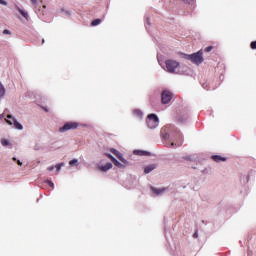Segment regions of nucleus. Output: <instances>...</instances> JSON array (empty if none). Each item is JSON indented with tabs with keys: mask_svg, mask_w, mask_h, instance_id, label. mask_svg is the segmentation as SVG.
<instances>
[{
	"mask_svg": "<svg viewBox=\"0 0 256 256\" xmlns=\"http://www.w3.org/2000/svg\"><path fill=\"white\" fill-rule=\"evenodd\" d=\"M146 123L149 129H156V127H159V117H157L155 114H150L148 115Z\"/></svg>",
	"mask_w": 256,
	"mask_h": 256,
	"instance_id": "f257e3e1",
	"label": "nucleus"
},
{
	"mask_svg": "<svg viewBox=\"0 0 256 256\" xmlns=\"http://www.w3.org/2000/svg\"><path fill=\"white\" fill-rule=\"evenodd\" d=\"M188 59H190L192 63H195V65H201L203 62V50H199L192 55H188Z\"/></svg>",
	"mask_w": 256,
	"mask_h": 256,
	"instance_id": "f03ea898",
	"label": "nucleus"
},
{
	"mask_svg": "<svg viewBox=\"0 0 256 256\" xmlns=\"http://www.w3.org/2000/svg\"><path fill=\"white\" fill-rule=\"evenodd\" d=\"M6 123H8V125H13L14 129H18V131H23V125L18 123L17 119L13 118L12 115L7 116Z\"/></svg>",
	"mask_w": 256,
	"mask_h": 256,
	"instance_id": "7ed1b4c3",
	"label": "nucleus"
},
{
	"mask_svg": "<svg viewBox=\"0 0 256 256\" xmlns=\"http://www.w3.org/2000/svg\"><path fill=\"white\" fill-rule=\"evenodd\" d=\"M165 65L168 73H175V69L179 67V62L175 60H166Z\"/></svg>",
	"mask_w": 256,
	"mask_h": 256,
	"instance_id": "20e7f679",
	"label": "nucleus"
},
{
	"mask_svg": "<svg viewBox=\"0 0 256 256\" xmlns=\"http://www.w3.org/2000/svg\"><path fill=\"white\" fill-rule=\"evenodd\" d=\"M171 99H173V93H171L169 90H164L161 94V101L163 105L171 103Z\"/></svg>",
	"mask_w": 256,
	"mask_h": 256,
	"instance_id": "39448f33",
	"label": "nucleus"
},
{
	"mask_svg": "<svg viewBox=\"0 0 256 256\" xmlns=\"http://www.w3.org/2000/svg\"><path fill=\"white\" fill-rule=\"evenodd\" d=\"M79 123L77 122H67L59 129L60 133H65V131H71V129H77Z\"/></svg>",
	"mask_w": 256,
	"mask_h": 256,
	"instance_id": "423d86ee",
	"label": "nucleus"
},
{
	"mask_svg": "<svg viewBox=\"0 0 256 256\" xmlns=\"http://www.w3.org/2000/svg\"><path fill=\"white\" fill-rule=\"evenodd\" d=\"M175 138L176 141L171 143V147H181V145H183V134H181V132H176Z\"/></svg>",
	"mask_w": 256,
	"mask_h": 256,
	"instance_id": "0eeeda50",
	"label": "nucleus"
},
{
	"mask_svg": "<svg viewBox=\"0 0 256 256\" xmlns=\"http://www.w3.org/2000/svg\"><path fill=\"white\" fill-rule=\"evenodd\" d=\"M110 151L119 159V161H121V163H124V165H129V162L123 158V154H121L119 150L112 148Z\"/></svg>",
	"mask_w": 256,
	"mask_h": 256,
	"instance_id": "6e6552de",
	"label": "nucleus"
},
{
	"mask_svg": "<svg viewBox=\"0 0 256 256\" xmlns=\"http://www.w3.org/2000/svg\"><path fill=\"white\" fill-rule=\"evenodd\" d=\"M157 169V165L151 164L145 167L144 173L147 175L148 173H151V171Z\"/></svg>",
	"mask_w": 256,
	"mask_h": 256,
	"instance_id": "1a4fd4ad",
	"label": "nucleus"
},
{
	"mask_svg": "<svg viewBox=\"0 0 256 256\" xmlns=\"http://www.w3.org/2000/svg\"><path fill=\"white\" fill-rule=\"evenodd\" d=\"M16 9L20 13V15H22V17H24V19H26V21L29 20V14L27 12H25V10L20 9L19 6H16Z\"/></svg>",
	"mask_w": 256,
	"mask_h": 256,
	"instance_id": "9d476101",
	"label": "nucleus"
},
{
	"mask_svg": "<svg viewBox=\"0 0 256 256\" xmlns=\"http://www.w3.org/2000/svg\"><path fill=\"white\" fill-rule=\"evenodd\" d=\"M109 169H113V164L110 162L100 167V170L103 171L104 173L109 171Z\"/></svg>",
	"mask_w": 256,
	"mask_h": 256,
	"instance_id": "9b49d317",
	"label": "nucleus"
},
{
	"mask_svg": "<svg viewBox=\"0 0 256 256\" xmlns=\"http://www.w3.org/2000/svg\"><path fill=\"white\" fill-rule=\"evenodd\" d=\"M134 154L149 157V155H151V152L136 150L134 151Z\"/></svg>",
	"mask_w": 256,
	"mask_h": 256,
	"instance_id": "f8f14e48",
	"label": "nucleus"
},
{
	"mask_svg": "<svg viewBox=\"0 0 256 256\" xmlns=\"http://www.w3.org/2000/svg\"><path fill=\"white\" fill-rule=\"evenodd\" d=\"M213 161L216 163H220V161H227V158L219 156V155H214L212 156Z\"/></svg>",
	"mask_w": 256,
	"mask_h": 256,
	"instance_id": "ddd939ff",
	"label": "nucleus"
},
{
	"mask_svg": "<svg viewBox=\"0 0 256 256\" xmlns=\"http://www.w3.org/2000/svg\"><path fill=\"white\" fill-rule=\"evenodd\" d=\"M115 167H118V169H125V167H127V164H121L117 159H114L112 162Z\"/></svg>",
	"mask_w": 256,
	"mask_h": 256,
	"instance_id": "4468645a",
	"label": "nucleus"
},
{
	"mask_svg": "<svg viewBox=\"0 0 256 256\" xmlns=\"http://www.w3.org/2000/svg\"><path fill=\"white\" fill-rule=\"evenodd\" d=\"M151 189H152L153 193H155V195H161V193H163V191H165V189H157L154 187H152Z\"/></svg>",
	"mask_w": 256,
	"mask_h": 256,
	"instance_id": "2eb2a0df",
	"label": "nucleus"
},
{
	"mask_svg": "<svg viewBox=\"0 0 256 256\" xmlns=\"http://www.w3.org/2000/svg\"><path fill=\"white\" fill-rule=\"evenodd\" d=\"M97 25H101V19H95L91 22L92 27H97Z\"/></svg>",
	"mask_w": 256,
	"mask_h": 256,
	"instance_id": "dca6fc26",
	"label": "nucleus"
},
{
	"mask_svg": "<svg viewBox=\"0 0 256 256\" xmlns=\"http://www.w3.org/2000/svg\"><path fill=\"white\" fill-rule=\"evenodd\" d=\"M5 96V87L0 83V99Z\"/></svg>",
	"mask_w": 256,
	"mask_h": 256,
	"instance_id": "f3484780",
	"label": "nucleus"
},
{
	"mask_svg": "<svg viewBox=\"0 0 256 256\" xmlns=\"http://www.w3.org/2000/svg\"><path fill=\"white\" fill-rule=\"evenodd\" d=\"M1 145H3V147H7L8 145H10L9 140H7V139H2V140H1Z\"/></svg>",
	"mask_w": 256,
	"mask_h": 256,
	"instance_id": "a211bd4d",
	"label": "nucleus"
},
{
	"mask_svg": "<svg viewBox=\"0 0 256 256\" xmlns=\"http://www.w3.org/2000/svg\"><path fill=\"white\" fill-rule=\"evenodd\" d=\"M134 115L137 117H143V112H141V110H134Z\"/></svg>",
	"mask_w": 256,
	"mask_h": 256,
	"instance_id": "6ab92c4d",
	"label": "nucleus"
},
{
	"mask_svg": "<svg viewBox=\"0 0 256 256\" xmlns=\"http://www.w3.org/2000/svg\"><path fill=\"white\" fill-rule=\"evenodd\" d=\"M206 53H210V51H213V46H208L204 50Z\"/></svg>",
	"mask_w": 256,
	"mask_h": 256,
	"instance_id": "aec40b11",
	"label": "nucleus"
},
{
	"mask_svg": "<svg viewBox=\"0 0 256 256\" xmlns=\"http://www.w3.org/2000/svg\"><path fill=\"white\" fill-rule=\"evenodd\" d=\"M106 157H108L109 160H111L112 162L114 161L115 157H113V155L111 154H105Z\"/></svg>",
	"mask_w": 256,
	"mask_h": 256,
	"instance_id": "412c9836",
	"label": "nucleus"
},
{
	"mask_svg": "<svg viewBox=\"0 0 256 256\" xmlns=\"http://www.w3.org/2000/svg\"><path fill=\"white\" fill-rule=\"evenodd\" d=\"M77 163V159H73L69 162V165H71V167H73V165H76Z\"/></svg>",
	"mask_w": 256,
	"mask_h": 256,
	"instance_id": "4be33fe9",
	"label": "nucleus"
},
{
	"mask_svg": "<svg viewBox=\"0 0 256 256\" xmlns=\"http://www.w3.org/2000/svg\"><path fill=\"white\" fill-rule=\"evenodd\" d=\"M56 171H61V167H63V164H56Z\"/></svg>",
	"mask_w": 256,
	"mask_h": 256,
	"instance_id": "5701e85b",
	"label": "nucleus"
},
{
	"mask_svg": "<svg viewBox=\"0 0 256 256\" xmlns=\"http://www.w3.org/2000/svg\"><path fill=\"white\" fill-rule=\"evenodd\" d=\"M250 47L251 49H256V41L251 42Z\"/></svg>",
	"mask_w": 256,
	"mask_h": 256,
	"instance_id": "b1692460",
	"label": "nucleus"
},
{
	"mask_svg": "<svg viewBox=\"0 0 256 256\" xmlns=\"http://www.w3.org/2000/svg\"><path fill=\"white\" fill-rule=\"evenodd\" d=\"M3 34H4V35H11V31H9L8 29H5V30L3 31Z\"/></svg>",
	"mask_w": 256,
	"mask_h": 256,
	"instance_id": "393cba45",
	"label": "nucleus"
},
{
	"mask_svg": "<svg viewBox=\"0 0 256 256\" xmlns=\"http://www.w3.org/2000/svg\"><path fill=\"white\" fill-rule=\"evenodd\" d=\"M46 183L49 185V187H55V184H53L50 180H47Z\"/></svg>",
	"mask_w": 256,
	"mask_h": 256,
	"instance_id": "a878e982",
	"label": "nucleus"
},
{
	"mask_svg": "<svg viewBox=\"0 0 256 256\" xmlns=\"http://www.w3.org/2000/svg\"><path fill=\"white\" fill-rule=\"evenodd\" d=\"M197 237H199V233L196 231V232L193 234V238H194V239H197Z\"/></svg>",
	"mask_w": 256,
	"mask_h": 256,
	"instance_id": "bb28decb",
	"label": "nucleus"
},
{
	"mask_svg": "<svg viewBox=\"0 0 256 256\" xmlns=\"http://www.w3.org/2000/svg\"><path fill=\"white\" fill-rule=\"evenodd\" d=\"M0 5H7V2L5 0H0Z\"/></svg>",
	"mask_w": 256,
	"mask_h": 256,
	"instance_id": "cd10ccee",
	"label": "nucleus"
},
{
	"mask_svg": "<svg viewBox=\"0 0 256 256\" xmlns=\"http://www.w3.org/2000/svg\"><path fill=\"white\" fill-rule=\"evenodd\" d=\"M32 5H37V0H30Z\"/></svg>",
	"mask_w": 256,
	"mask_h": 256,
	"instance_id": "c85d7f7f",
	"label": "nucleus"
},
{
	"mask_svg": "<svg viewBox=\"0 0 256 256\" xmlns=\"http://www.w3.org/2000/svg\"><path fill=\"white\" fill-rule=\"evenodd\" d=\"M17 164L21 167V165H23V162L21 160H17Z\"/></svg>",
	"mask_w": 256,
	"mask_h": 256,
	"instance_id": "c756f323",
	"label": "nucleus"
},
{
	"mask_svg": "<svg viewBox=\"0 0 256 256\" xmlns=\"http://www.w3.org/2000/svg\"><path fill=\"white\" fill-rule=\"evenodd\" d=\"M53 169H55V167H53V166H52V167H49V168H48V171H53Z\"/></svg>",
	"mask_w": 256,
	"mask_h": 256,
	"instance_id": "7c9ffc66",
	"label": "nucleus"
},
{
	"mask_svg": "<svg viewBox=\"0 0 256 256\" xmlns=\"http://www.w3.org/2000/svg\"><path fill=\"white\" fill-rule=\"evenodd\" d=\"M13 161H17V158L14 157V158H13Z\"/></svg>",
	"mask_w": 256,
	"mask_h": 256,
	"instance_id": "2f4dec72",
	"label": "nucleus"
},
{
	"mask_svg": "<svg viewBox=\"0 0 256 256\" xmlns=\"http://www.w3.org/2000/svg\"><path fill=\"white\" fill-rule=\"evenodd\" d=\"M44 111H46V113L48 112V110L46 108H44Z\"/></svg>",
	"mask_w": 256,
	"mask_h": 256,
	"instance_id": "473e14b6",
	"label": "nucleus"
}]
</instances>
